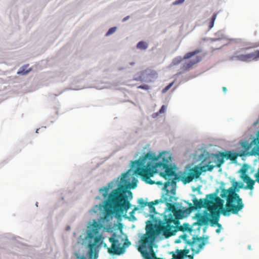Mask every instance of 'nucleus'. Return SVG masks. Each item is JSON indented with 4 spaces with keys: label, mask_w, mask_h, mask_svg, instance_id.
Listing matches in <instances>:
<instances>
[{
    "label": "nucleus",
    "mask_w": 259,
    "mask_h": 259,
    "mask_svg": "<svg viewBox=\"0 0 259 259\" xmlns=\"http://www.w3.org/2000/svg\"><path fill=\"white\" fill-rule=\"evenodd\" d=\"M219 192L220 189H217L213 193L207 194L204 199L198 200L195 198L193 200L194 206L189 203V212L201 208L209 210H212V208L224 206V200L218 196Z\"/></svg>",
    "instance_id": "nucleus-4"
},
{
    "label": "nucleus",
    "mask_w": 259,
    "mask_h": 259,
    "mask_svg": "<svg viewBox=\"0 0 259 259\" xmlns=\"http://www.w3.org/2000/svg\"><path fill=\"white\" fill-rule=\"evenodd\" d=\"M144 74V71H142L137 73L134 77V80L136 81H141L143 80V75Z\"/></svg>",
    "instance_id": "nucleus-22"
},
{
    "label": "nucleus",
    "mask_w": 259,
    "mask_h": 259,
    "mask_svg": "<svg viewBox=\"0 0 259 259\" xmlns=\"http://www.w3.org/2000/svg\"><path fill=\"white\" fill-rule=\"evenodd\" d=\"M159 202V200H155L154 201L147 202L144 201L143 198H140L138 199V203L140 205L141 207H144L146 206H148L151 211L155 212V208L154 205L157 204Z\"/></svg>",
    "instance_id": "nucleus-9"
},
{
    "label": "nucleus",
    "mask_w": 259,
    "mask_h": 259,
    "mask_svg": "<svg viewBox=\"0 0 259 259\" xmlns=\"http://www.w3.org/2000/svg\"><path fill=\"white\" fill-rule=\"evenodd\" d=\"M116 27H115L110 28L109 29V30L108 31V32L106 33V35L108 36L109 35H111V34L113 33L116 31Z\"/></svg>",
    "instance_id": "nucleus-24"
},
{
    "label": "nucleus",
    "mask_w": 259,
    "mask_h": 259,
    "mask_svg": "<svg viewBox=\"0 0 259 259\" xmlns=\"http://www.w3.org/2000/svg\"><path fill=\"white\" fill-rule=\"evenodd\" d=\"M138 88L143 89V90H146L149 89V87H148V86L147 85H139V86L138 87Z\"/></svg>",
    "instance_id": "nucleus-29"
},
{
    "label": "nucleus",
    "mask_w": 259,
    "mask_h": 259,
    "mask_svg": "<svg viewBox=\"0 0 259 259\" xmlns=\"http://www.w3.org/2000/svg\"><path fill=\"white\" fill-rule=\"evenodd\" d=\"M30 69L29 70H25L24 69H21L20 70L18 71L17 74L20 75H26L30 71Z\"/></svg>",
    "instance_id": "nucleus-23"
},
{
    "label": "nucleus",
    "mask_w": 259,
    "mask_h": 259,
    "mask_svg": "<svg viewBox=\"0 0 259 259\" xmlns=\"http://www.w3.org/2000/svg\"><path fill=\"white\" fill-rule=\"evenodd\" d=\"M255 182H256V180H250L249 181L246 183L247 184V186L245 187V189H249L251 190H253L254 188L253 186Z\"/></svg>",
    "instance_id": "nucleus-20"
},
{
    "label": "nucleus",
    "mask_w": 259,
    "mask_h": 259,
    "mask_svg": "<svg viewBox=\"0 0 259 259\" xmlns=\"http://www.w3.org/2000/svg\"><path fill=\"white\" fill-rule=\"evenodd\" d=\"M222 213L224 215H227V204L225 208L224 206L212 208V210L204 211L203 213H197V224L198 226L207 225L210 223L211 226L221 225L218 223L220 215Z\"/></svg>",
    "instance_id": "nucleus-5"
},
{
    "label": "nucleus",
    "mask_w": 259,
    "mask_h": 259,
    "mask_svg": "<svg viewBox=\"0 0 259 259\" xmlns=\"http://www.w3.org/2000/svg\"><path fill=\"white\" fill-rule=\"evenodd\" d=\"M171 157L166 152L160 153L156 156L154 153L148 152L142 158L132 161V167L134 169V173L141 176L146 183L153 184L155 181L151 180L155 174L159 172L160 176L166 181L164 183V190L165 193L162 195L159 202H164L167 209L174 213L177 210L175 203L177 200L175 196L177 182L180 181L178 175L172 167L169 166Z\"/></svg>",
    "instance_id": "nucleus-1"
},
{
    "label": "nucleus",
    "mask_w": 259,
    "mask_h": 259,
    "mask_svg": "<svg viewBox=\"0 0 259 259\" xmlns=\"http://www.w3.org/2000/svg\"><path fill=\"white\" fill-rule=\"evenodd\" d=\"M237 193L228 189V215L230 213L237 214L244 207L242 199Z\"/></svg>",
    "instance_id": "nucleus-6"
},
{
    "label": "nucleus",
    "mask_w": 259,
    "mask_h": 259,
    "mask_svg": "<svg viewBox=\"0 0 259 259\" xmlns=\"http://www.w3.org/2000/svg\"><path fill=\"white\" fill-rule=\"evenodd\" d=\"M182 60V59L181 58H176L174 60V63L175 64H178L180 62H181Z\"/></svg>",
    "instance_id": "nucleus-30"
},
{
    "label": "nucleus",
    "mask_w": 259,
    "mask_h": 259,
    "mask_svg": "<svg viewBox=\"0 0 259 259\" xmlns=\"http://www.w3.org/2000/svg\"><path fill=\"white\" fill-rule=\"evenodd\" d=\"M184 1H185V0H177L173 2L172 5H177L179 4H182L183 3H184Z\"/></svg>",
    "instance_id": "nucleus-28"
},
{
    "label": "nucleus",
    "mask_w": 259,
    "mask_h": 259,
    "mask_svg": "<svg viewBox=\"0 0 259 259\" xmlns=\"http://www.w3.org/2000/svg\"><path fill=\"white\" fill-rule=\"evenodd\" d=\"M156 184H162V183L161 182H157L156 183Z\"/></svg>",
    "instance_id": "nucleus-36"
},
{
    "label": "nucleus",
    "mask_w": 259,
    "mask_h": 259,
    "mask_svg": "<svg viewBox=\"0 0 259 259\" xmlns=\"http://www.w3.org/2000/svg\"><path fill=\"white\" fill-rule=\"evenodd\" d=\"M223 156L224 157H227V152H224L223 153Z\"/></svg>",
    "instance_id": "nucleus-32"
},
{
    "label": "nucleus",
    "mask_w": 259,
    "mask_h": 259,
    "mask_svg": "<svg viewBox=\"0 0 259 259\" xmlns=\"http://www.w3.org/2000/svg\"><path fill=\"white\" fill-rule=\"evenodd\" d=\"M112 187V183H110L108 184V187H104L99 190L100 193L102 195L104 198H106L109 193V189Z\"/></svg>",
    "instance_id": "nucleus-12"
},
{
    "label": "nucleus",
    "mask_w": 259,
    "mask_h": 259,
    "mask_svg": "<svg viewBox=\"0 0 259 259\" xmlns=\"http://www.w3.org/2000/svg\"><path fill=\"white\" fill-rule=\"evenodd\" d=\"M241 170L242 172L241 178L243 179V180L244 182L246 183L248 181H249L251 179L247 175H246L245 174L246 171V169H242Z\"/></svg>",
    "instance_id": "nucleus-17"
},
{
    "label": "nucleus",
    "mask_w": 259,
    "mask_h": 259,
    "mask_svg": "<svg viewBox=\"0 0 259 259\" xmlns=\"http://www.w3.org/2000/svg\"><path fill=\"white\" fill-rule=\"evenodd\" d=\"M220 196L222 198H227V189H223Z\"/></svg>",
    "instance_id": "nucleus-26"
},
{
    "label": "nucleus",
    "mask_w": 259,
    "mask_h": 259,
    "mask_svg": "<svg viewBox=\"0 0 259 259\" xmlns=\"http://www.w3.org/2000/svg\"><path fill=\"white\" fill-rule=\"evenodd\" d=\"M130 245H131V242H129V241L125 242L124 243L123 246L122 247L124 248V247H128Z\"/></svg>",
    "instance_id": "nucleus-31"
},
{
    "label": "nucleus",
    "mask_w": 259,
    "mask_h": 259,
    "mask_svg": "<svg viewBox=\"0 0 259 259\" xmlns=\"http://www.w3.org/2000/svg\"><path fill=\"white\" fill-rule=\"evenodd\" d=\"M199 158L205 165L201 167L195 166L190 168L186 176H183L181 179H180V180H181L184 184L190 183L194 179L199 178L202 172L207 170L210 171L215 166L218 165L217 163L215 165L210 164L211 162V159H215L216 157L214 155H209L205 150L203 154L199 155ZM178 177L180 178L179 176Z\"/></svg>",
    "instance_id": "nucleus-3"
},
{
    "label": "nucleus",
    "mask_w": 259,
    "mask_h": 259,
    "mask_svg": "<svg viewBox=\"0 0 259 259\" xmlns=\"http://www.w3.org/2000/svg\"><path fill=\"white\" fill-rule=\"evenodd\" d=\"M137 186V180L128 172L122 174L118 187L108 195L105 205V217L115 214L117 217L122 216L131 207L130 200L133 198V193L129 189Z\"/></svg>",
    "instance_id": "nucleus-2"
},
{
    "label": "nucleus",
    "mask_w": 259,
    "mask_h": 259,
    "mask_svg": "<svg viewBox=\"0 0 259 259\" xmlns=\"http://www.w3.org/2000/svg\"><path fill=\"white\" fill-rule=\"evenodd\" d=\"M148 44L144 41L139 42L137 45V48L140 50H146L148 48Z\"/></svg>",
    "instance_id": "nucleus-19"
},
{
    "label": "nucleus",
    "mask_w": 259,
    "mask_h": 259,
    "mask_svg": "<svg viewBox=\"0 0 259 259\" xmlns=\"http://www.w3.org/2000/svg\"><path fill=\"white\" fill-rule=\"evenodd\" d=\"M223 90L224 91H226V88L225 87H223Z\"/></svg>",
    "instance_id": "nucleus-35"
},
{
    "label": "nucleus",
    "mask_w": 259,
    "mask_h": 259,
    "mask_svg": "<svg viewBox=\"0 0 259 259\" xmlns=\"http://www.w3.org/2000/svg\"><path fill=\"white\" fill-rule=\"evenodd\" d=\"M179 230L184 232V231H189L191 232L192 231L191 227H190V225L188 223H184L183 225L179 227Z\"/></svg>",
    "instance_id": "nucleus-13"
},
{
    "label": "nucleus",
    "mask_w": 259,
    "mask_h": 259,
    "mask_svg": "<svg viewBox=\"0 0 259 259\" xmlns=\"http://www.w3.org/2000/svg\"><path fill=\"white\" fill-rule=\"evenodd\" d=\"M238 157V155L235 153H232L231 151H228V159L232 161H235Z\"/></svg>",
    "instance_id": "nucleus-21"
},
{
    "label": "nucleus",
    "mask_w": 259,
    "mask_h": 259,
    "mask_svg": "<svg viewBox=\"0 0 259 259\" xmlns=\"http://www.w3.org/2000/svg\"><path fill=\"white\" fill-rule=\"evenodd\" d=\"M217 14H214L211 18L208 21V26L209 29H210L213 27L214 21L216 19Z\"/></svg>",
    "instance_id": "nucleus-16"
},
{
    "label": "nucleus",
    "mask_w": 259,
    "mask_h": 259,
    "mask_svg": "<svg viewBox=\"0 0 259 259\" xmlns=\"http://www.w3.org/2000/svg\"><path fill=\"white\" fill-rule=\"evenodd\" d=\"M243 187V184L242 182L234 181L232 182V186L229 189H232L236 192H239L240 189Z\"/></svg>",
    "instance_id": "nucleus-11"
},
{
    "label": "nucleus",
    "mask_w": 259,
    "mask_h": 259,
    "mask_svg": "<svg viewBox=\"0 0 259 259\" xmlns=\"http://www.w3.org/2000/svg\"><path fill=\"white\" fill-rule=\"evenodd\" d=\"M241 170L242 172L241 178L243 179V180L244 182L246 183L248 181H249L251 179L247 175H246L245 174L246 171V169H242Z\"/></svg>",
    "instance_id": "nucleus-18"
},
{
    "label": "nucleus",
    "mask_w": 259,
    "mask_h": 259,
    "mask_svg": "<svg viewBox=\"0 0 259 259\" xmlns=\"http://www.w3.org/2000/svg\"><path fill=\"white\" fill-rule=\"evenodd\" d=\"M166 109V107L164 105H162L160 108V109L159 111V113L161 114L165 112V110Z\"/></svg>",
    "instance_id": "nucleus-27"
},
{
    "label": "nucleus",
    "mask_w": 259,
    "mask_h": 259,
    "mask_svg": "<svg viewBox=\"0 0 259 259\" xmlns=\"http://www.w3.org/2000/svg\"><path fill=\"white\" fill-rule=\"evenodd\" d=\"M216 232H217V233H219V232H220V230H219V229H217V230H216Z\"/></svg>",
    "instance_id": "nucleus-37"
},
{
    "label": "nucleus",
    "mask_w": 259,
    "mask_h": 259,
    "mask_svg": "<svg viewBox=\"0 0 259 259\" xmlns=\"http://www.w3.org/2000/svg\"><path fill=\"white\" fill-rule=\"evenodd\" d=\"M201 52V50L197 49L193 52L187 53L184 56V59H189V58H191V57H192L193 56H194L198 53H200Z\"/></svg>",
    "instance_id": "nucleus-15"
},
{
    "label": "nucleus",
    "mask_w": 259,
    "mask_h": 259,
    "mask_svg": "<svg viewBox=\"0 0 259 259\" xmlns=\"http://www.w3.org/2000/svg\"><path fill=\"white\" fill-rule=\"evenodd\" d=\"M238 60L244 62L256 61L259 59V50L246 54H241L237 56Z\"/></svg>",
    "instance_id": "nucleus-8"
},
{
    "label": "nucleus",
    "mask_w": 259,
    "mask_h": 259,
    "mask_svg": "<svg viewBox=\"0 0 259 259\" xmlns=\"http://www.w3.org/2000/svg\"><path fill=\"white\" fill-rule=\"evenodd\" d=\"M128 19V16H127L123 19V21H125Z\"/></svg>",
    "instance_id": "nucleus-33"
},
{
    "label": "nucleus",
    "mask_w": 259,
    "mask_h": 259,
    "mask_svg": "<svg viewBox=\"0 0 259 259\" xmlns=\"http://www.w3.org/2000/svg\"><path fill=\"white\" fill-rule=\"evenodd\" d=\"M201 60L200 57H197V59L195 61L191 60L187 63H185L183 64V68L184 70H188L193 66L195 64L199 62Z\"/></svg>",
    "instance_id": "nucleus-10"
},
{
    "label": "nucleus",
    "mask_w": 259,
    "mask_h": 259,
    "mask_svg": "<svg viewBox=\"0 0 259 259\" xmlns=\"http://www.w3.org/2000/svg\"><path fill=\"white\" fill-rule=\"evenodd\" d=\"M174 82L170 83L167 86H166L162 91V93H166L173 85Z\"/></svg>",
    "instance_id": "nucleus-25"
},
{
    "label": "nucleus",
    "mask_w": 259,
    "mask_h": 259,
    "mask_svg": "<svg viewBox=\"0 0 259 259\" xmlns=\"http://www.w3.org/2000/svg\"><path fill=\"white\" fill-rule=\"evenodd\" d=\"M137 210V207H135L134 210L132 211V212H131V213H133L134 212V211Z\"/></svg>",
    "instance_id": "nucleus-34"
},
{
    "label": "nucleus",
    "mask_w": 259,
    "mask_h": 259,
    "mask_svg": "<svg viewBox=\"0 0 259 259\" xmlns=\"http://www.w3.org/2000/svg\"><path fill=\"white\" fill-rule=\"evenodd\" d=\"M187 237L188 236L186 234L180 236V238H182L191 246V250L194 253H198L206 244L205 241L202 237H193L192 241H188L187 239Z\"/></svg>",
    "instance_id": "nucleus-7"
},
{
    "label": "nucleus",
    "mask_w": 259,
    "mask_h": 259,
    "mask_svg": "<svg viewBox=\"0 0 259 259\" xmlns=\"http://www.w3.org/2000/svg\"><path fill=\"white\" fill-rule=\"evenodd\" d=\"M253 145L254 146V144L253 143V140L251 141L250 143H249L246 142H242L241 144V146L242 148L245 150V151H247L249 150L251 148V146Z\"/></svg>",
    "instance_id": "nucleus-14"
},
{
    "label": "nucleus",
    "mask_w": 259,
    "mask_h": 259,
    "mask_svg": "<svg viewBox=\"0 0 259 259\" xmlns=\"http://www.w3.org/2000/svg\"><path fill=\"white\" fill-rule=\"evenodd\" d=\"M130 64H131V65H134L135 64V63L132 62V63H130Z\"/></svg>",
    "instance_id": "nucleus-38"
}]
</instances>
